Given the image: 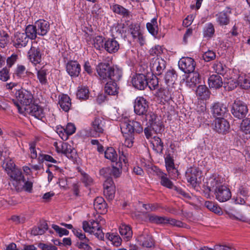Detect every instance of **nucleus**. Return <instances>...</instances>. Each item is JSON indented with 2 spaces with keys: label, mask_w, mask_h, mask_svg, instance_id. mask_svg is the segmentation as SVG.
<instances>
[{
  "label": "nucleus",
  "mask_w": 250,
  "mask_h": 250,
  "mask_svg": "<svg viewBox=\"0 0 250 250\" xmlns=\"http://www.w3.org/2000/svg\"><path fill=\"white\" fill-rule=\"evenodd\" d=\"M56 149L58 152L64 154L68 158H73L75 153V150L67 143H62L61 147L57 146Z\"/></svg>",
  "instance_id": "4be33fe9"
},
{
  "label": "nucleus",
  "mask_w": 250,
  "mask_h": 250,
  "mask_svg": "<svg viewBox=\"0 0 250 250\" xmlns=\"http://www.w3.org/2000/svg\"><path fill=\"white\" fill-rule=\"evenodd\" d=\"M207 187L210 191L214 192L216 199L220 202H226L231 197L230 189L223 184V179L218 176L213 175L208 179Z\"/></svg>",
  "instance_id": "f257e3e1"
},
{
  "label": "nucleus",
  "mask_w": 250,
  "mask_h": 250,
  "mask_svg": "<svg viewBox=\"0 0 250 250\" xmlns=\"http://www.w3.org/2000/svg\"><path fill=\"white\" fill-rule=\"evenodd\" d=\"M41 41L39 38L37 41L33 42L27 53L28 59L34 65L39 64L42 62L43 47L38 44V42Z\"/></svg>",
  "instance_id": "20e7f679"
},
{
  "label": "nucleus",
  "mask_w": 250,
  "mask_h": 250,
  "mask_svg": "<svg viewBox=\"0 0 250 250\" xmlns=\"http://www.w3.org/2000/svg\"><path fill=\"white\" fill-rule=\"evenodd\" d=\"M154 143H153V145L154 147H155V150L157 153H162L164 145L163 143L162 142L161 139L157 136L153 137Z\"/></svg>",
  "instance_id": "4d7b16f0"
},
{
  "label": "nucleus",
  "mask_w": 250,
  "mask_h": 250,
  "mask_svg": "<svg viewBox=\"0 0 250 250\" xmlns=\"http://www.w3.org/2000/svg\"><path fill=\"white\" fill-rule=\"evenodd\" d=\"M24 110H26L31 116L36 118L42 120L45 117V113L43 109L38 105L32 104L27 107H24Z\"/></svg>",
  "instance_id": "a211bd4d"
},
{
  "label": "nucleus",
  "mask_w": 250,
  "mask_h": 250,
  "mask_svg": "<svg viewBox=\"0 0 250 250\" xmlns=\"http://www.w3.org/2000/svg\"><path fill=\"white\" fill-rule=\"evenodd\" d=\"M67 73L71 77H77L81 71V65L77 61H70L66 66Z\"/></svg>",
  "instance_id": "6ab92c4d"
},
{
  "label": "nucleus",
  "mask_w": 250,
  "mask_h": 250,
  "mask_svg": "<svg viewBox=\"0 0 250 250\" xmlns=\"http://www.w3.org/2000/svg\"><path fill=\"white\" fill-rule=\"evenodd\" d=\"M224 87L227 90L230 91L234 89L239 85L238 80L236 81L234 79L230 78L228 80L227 82H225L224 83Z\"/></svg>",
  "instance_id": "bf43d9fd"
},
{
  "label": "nucleus",
  "mask_w": 250,
  "mask_h": 250,
  "mask_svg": "<svg viewBox=\"0 0 250 250\" xmlns=\"http://www.w3.org/2000/svg\"><path fill=\"white\" fill-rule=\"evenodd\" d=\"M120 234L126 239L129 240L132 236V231L130 226L125 224H122L119 227Z\"/></svg>",
  "instance_id": "f704fd0d"
},
{
  "label": "nucleus",
  "mask_w": 250,
  "mask_h": 250,
  "mask_svg": "<svg viewBox=\"0 0 250 250\" xmlns=\"http://www.w3.org/2000/svg\"><path fill=\"white\" fill-rule=\"evenodd\" d=\"M35 23L39 35L44 36L47 34L50 30V24L47 21L44 20H39Z\"/></svg>",
  "instance_id": "aec40b11"
},
{
  "label": "nucleus",
  "mask_w": 250,
  "mask_h": 250,
  "mask_svg": "<svg viewBox=\"0 0 250 250\" xmlns=\"http://www.w3.org/2000/svg\"><path fill=\"white\" fill-rule=\"evenodd\" d=\"M145 119L146 121H148L149 125L159 120L157 118V116L152 112H147L146 114H145Z\"/></svg>",
  "instance_id": "338daca9"
},
{
  "label": "nucleus",
  "mask_w": 250,
  "mask_h": 250,
  "mask_svg": "<svg viewBox=\"0 0 250 250\" xmlns=\"http://www.w3.org/2000/svg\"><path fill=\"white\" fill-rule=\"evenodd\" d=\"M216 56V53L214 51L208 49L203 53L202 58L205 62H209L215 60Z\"/></svg>",
  "instance_id": "13d9d810"
},
{
  "label": "nucleus",
  "mask_w": 250,
  "mask_h": 250,
  "mask_svg": "<svg viewBox=\"0 0 250 250\" xmlns=\"http://www.w3.org/2000/svg\"><path fill=\"white\" fill-rule=\"evenodd\" d=\"M104 38L102 36H97L93 38L92 43L96 49L100 50L104 47Z\"/></svg>",
  "instance_id": "603ef678"
},
{
  "label": "nucleus",
  "mask_w": 250,
  "mask_h": 250,
  "mask_svg": "<svg viewBox=\"0 0 250 250\" xmlns=\"http://www.w3.org/2000/svg\"><path fill=\"white\" fill-rule=\"evenodd\" d=\"M152 70L157 75H160L166 68V62L161 58L155 59L152 63H150Z\"/></svg>",
  "instance_id": "412c9836"
},
{
  "label": "nucleus",
  "mask_w": 250,
  "mask_h": 250,
  "mask_svg": "<svg viewBox=\"0 0 250 250\" xmlns=\"http://www.w3.org/2000/svg\"><path fill=\"white\" fill-rule=\"evenodd\" d=\"M133 121L125 118L120 123V128L123 135H133Z\"/></svg>",
  "instance_id": "5701e85b"
},
{
  "label": "nucleus",
  "mask_w": 250,
  "mask_h": 250,
  "mask_svg": "<svg viewBox=\"0 0 250 250\" xmlns=\"http://www.w3.org/2000/svg\"><path fill=\"white\" fill-rule=\"evenodd\" d=\"M112 10L114 13L122 16L123 17L128 18L130 15V12L127 9L117 4L112 6Z\"/></svg>",
  "instance_id": "4c0bfd02"
},
{
  "label": "nucleus",
  "mask_w": 250,
  "mask_h": 250,
  "mask_svg": "<svg viewBox=\"0 0 250 250\" xmlns=\"http://www.w3.org/2000/svg\"><path fill=\"white\" fill-rule=\"evenodd\" d=\"M9 154V152L8 149H6L4 151H2L1 158H3L2 166L6 173L17 167L13 160L8 157Z\"/></svg>",
  "instance_id": "dca6fc26"
},
{
  "label": "nucleus",
  "mask_w": 250,
  "mask_h": 250,
  "mask_svg": "<svg viewBox=\"0 0 250 250\" xmlns=\"http://www.w3.org/2000/svg\"><path fill=\"white\" fill-rule=\"evenodd\" d=\"M149 125L153 129V131L155 133H160L163 127V125L160 120H158L157 121L151 123V124Z\"/></svg>",
  "instance_id": "e2e57ef3"
},
{
  "label": "nucleus",
  "mask_w": 250,
  "mask_h": 250,
  "mask_svg": "<svg viewBox=\"0 0 250 250\" xmlns=\"http://www.w3.org/2000/svg\"><path fill=\"white\" fill-rule=\"evenodd\" d=\"M149 220L151 223L156 224H166V222L167 220L166 217L155 215H150L149 217Z\"/></svg>",
  "instance_id": "5fc2aeb1"
},
{
  "label": "nucleus",
  "mask_w": 250,
  "mask_h": 250,
  "mask_svg": "<svg viewBox=\"0 0 250 250\" xmlns=\"http://www.w3.org/2000/svg\"><path fill=\"white\" fill-rule=\"evenodd\" d=\"M119 43L115 39H108L104 43V48L109 53L116 52L119 49Z\"/></svg>",
  "instance_id": "b1692460"
},
{
  "label": "nucleus",
  "mask_w": 250,
  "mask_h": 250,
  "mask_svg": "<svg viewBox=\"0 0 250 250\" xmlns=\"http://www.w3.org/2000/svg\"><path fill=\"white\" fill-rule=\"evenodd\" d=\"M172 90L170 87H167L166 88H159L157 93L156 96L160 98L161 101L168 102L171 99Z\"/></svg>",
  "instance_id": "a878e982"
},
{
  "label": "nucleus",
  "mask_w": 250,
  "mask_h": 250,
  "mask_svg": "<svg viewBox=\"0 0 250 250\" xmlns=\"http://www.w3.org/2000/svg\"><path fill=\"white\" fill-rule=\"evenodd\" d=\"M48 229V225L46 221L41 222L38 227H34L32 230L31 234L34 235L43 234Z\"/></svg>",
  "instance_id": "e433bc0d"
},
{
  "label": "nucleus",
  "mask_w": 250,
  "mask_h": 250,
  "mask_svg": "<svg viewBox=\"0 0 250 250\" xmlns=\"http://www.w3.org/2000/svg\"><path fill=\"white\" fill-rule=\"evenodd\" d=\"M134 112L139 115H144L148 112V102L143 97H138L135 100Z\"/></svg>",
  "instance_id": "6e6552de"
},
{
  "label": "nucleus",
  "mask_w": 250,
  "mask_h": 250,
  "mask_svg": "<svg viewBox=\"0 0 250 250\" xmlns=\"http://www.w3.org/2000/svg\"><path fill=\"white\" fill-rule=\"evenodd\" d=\"M77 97L79 99L85 100L89 97V90L87 87L80 86L78 88Z\"/></svg>",
  "instance_id": "a18cd8bd"
},
{
  "label": "nucleus",
  "mask_w": 250,
  "mask_h": 250,
  "mask_svg": "<svg viewBox=\"0 0 250 250\" xmlns=\"http://www.w3.org/2000/svg\"><path fill=\"white\" fill-rule=\"evenodd\" d=\"M59 104L65 112H68L71 106V100L66 94H62L59 96Z\"/></svg>",
  "instance_id": "393cba45"
},
{
  "label": "nucleus",
  "mask_w": 250,
  "mask_h": 250,
  "mask_svg": "<svg viewBox=\"0 0 250 250\" xmlns=\"http://www.w3.org/2000/svg\"><path fill=\"white\" fill-rule=\"evenodd\" d=\"M215 32L214 26L212 23H208L203 30L204 37L206 38H211L213 37Z\"/></svg>",
  "instance_id": "49530a36"
},
{
  "label": "nucleus",
  "mask_w": 250,
  "mask_h": 250,
  "mask_svg": "<svg viewBox=\"0 0 250 250\" xmlns=\"http://www.w3.org/2000/svg\"><path fill=\"white\" fill-rule=\"evenodd\" d=\"M29 41L27 35L24 33L17 32L14 34L12 40L14 46L21 48L27 45Z\"/></svg>",
  "instance_id": "9b49d317"
},
{
  "label": "nucleus",
  "mask_w": 250,
  "mask_h": 250,
  "mask_svg": "<svg viewBox=\"0 0 250 250\" xmlns=\"http://www.w3.org/2000/svg\"><path fill=\"white\" fill-rule=\"evenodd\" d=\"M212 68L218 74L223 75L226 73V67L220 62H216L213 63Z\"/></svg>",
  "instance_id": "6e6d98bb"
},
{
  "label": "nucleus",
  "mask_w": 250,
  "mask_h": 250,
  "mask_svg": "<svg viewBox=\"0 0 250 250\" xmlns=\"http://www.w3.org/2000/svg\"><path fill=\"white\" fill-rule=\"evenodd\" d=\"M9 35L4 30L0 31V47L4 48L8 42Z\"/></svg>",
  "instance_id": "052dcab7"
},
{
  "label": "nucleus",
  "mask_w": 250,
  "mask_h": 250,
  "mask_svg": "<svg viewBox=\"0 0 250 250\" xmlns=\"http://www.w3.org/2000/svg\"><path fill=\"white\" fill-rule=\"evenodd\" d=\"M91 15L97 19H101L104 15V11L100 4L96 3L93 5L91 9Z\"/></svg>",
  "instance_id": "58836bf2"
},
{
  "label": "nucleus",
  "mask_w": 250,
  "mask_h": 250,
  "mask_svg": "<svg viewBox=\"0 0 250 250\" xmlns=\"http://www.w3.org/2000/svg\"><path fill=\"white\" fill-rule=\"evenodd\" d=\"M210 109L211 113L215 117H223L228 111L226 104L219 102L213 103Z\"/></svg>",
  "instance_id": "4468645a"
},
{
  "label": "nucleus",
  "mask_w": 250,
  "mask_h": 250,
  "mask_svg": "<svg viewBox=\"0 0 250 250\" xmlns=\"http://www.w3.org/2000/svg\"><path fill=\"white\" fill-rule=\"evenodd\" d=\"M47 70L44 67L41 68L37 71V78L40 83L42 85H46L47 84Z\"/></svg>",
  "instance_id": "a19ab883"
},
{
  "label": "nucleus",
  "mask_w": 250,
  "mask_h": 250,
  "mask_svg": "<svg viewBox=\"0 0 250 250\" xmlns=\"http://www.w3.org/2000/svg\"><path fill=\"white\" fill-rule=\"evenodd\" d=\"M7 175L10 177L11 180H17L19 178H22L24 176L22 173L21 170L17 167L13 169L7 173Z\"/></svg>",
  "instance_id": "09e8293b"
},
{
  "label": "nucleus",
  "mask_w": 250,
  "mask_h": 250,
  "mask_svg": "<svg viewBox=\"0 0 250 250\" xmlns=\"http://www.w3.org/2000/svg\"><path fill=\"white\" fill-rule=\"evenodd\" d=\"M38 150L39 151V159L40 160H42V161H47L51 162L54 164L57 163V161L54 159L51 156L45 154H42L41 153V151L40 149H38Z\"/></svg>",
  "instance_id": "69168bd1"
},
{
  "label": "nucleus",
  "mask_w": 250,
  "mask_h": 250,
  "mask_svg": "<svg viewBox=\"0 0 250 250\" xmlns=\"http://www.w3.org/2000/svg\"><path fill=\"white\" fill-rule=\"evenodd\" d=\"M192 74L189 76L188 78H190V81L191 83L189 84L190 86H195L196 84L200 82V76L198 72H192Z\"/></svg>",
  "instance_id": "0e129e2a"
},
{
  "label": "nucleus",
  "mask_w": 250,
  "mask_h": 250,
  "mask_svg": "<svg viewBox=\"0 0 250 250\" xmlns=\"http://www.w3.org/2000/svg\"><path fill=\"white\" fill-rule=\"evenodd\" d=\"M106 238L112 242V244L118 247L121 245L122 239L120 237L114 233H107L106 234Z\"/></svg>",
  "instance_id": "8fccbe9b"
},
{
  "label": "nucleus",
  "mask_w": 250,
  "mask_h": 250,
  "mask_svg": "<svg viewBox=\"0 0 250 250\" xmlns=\"http://www.w3.org/2000/svg\"><path fill=\"white\" fill-rule=\"evenodd\" d=\"M140 241L142 245L146 248H151L154 245V242L151 235L147 233H144L139 237Z\"/></svg>",
  "instance_id": "ea45409f"
},
{
  "label": "nucleus",
  "mask_w": 250,
  "mask_h": 250,
  "mask_svg": "<svg viewBox=\"0 0 250 250\" xmlns=\"http://www.w3.org/2000/svg\"><path fill=\"white\" fill-rule=\"evenodd\" d=\"M165 164L167 170L169 173L172 171L178 173V170L175 168L174 160L169 154L165 158ZM177 175H178V174Z\"/></svg>",
  "instance_id": "79ce46f5"
},
{
  "label": "nucleus",
  "mask_w": 250,
  "mask_h": 250,
  "mask_svg": "<svg viewBox=\"0 0 250 250\" xmlns=\"http://www.w3.org/2000/svg\"><path fill=\"white\" fill-rule=\"evenodd\" d=\"M149 53L152 56H159L163 53V48L160 45H155L150 50Z\"/></svg>",
  "instance_id": "774afa93"
},
{
  "label": "nucleus",
  "mask_w": 250,
  "mask_h": 250,
  "mask_svg": "<svg viewBox=\"0 0 250 250\" xmlns=\"http://www.w3.org/2000/svg\"><path fill=\"white\" fill-rule=\"evenodd\" d=\"M24 34L27 35L28 39L35 40L37 35H38L36 26H35V23L34 25L29 24L26 26Z\"/></svg>",
  "instance_id": "c9c22d12"
},
{
  "label": "nucleus",
  "mask_w": 250,
  "mask_h": 250,
  "mask_svg": "<svg viewBox=\"0 0 250 250\" xmlns=\"http://www.w3.org/2000/svg\"><path fill=\"white\" fill-rule=\"evenodd\" d=\"M177 78L176 71L173 69L167 71L165 75V83L168 86L173 85Z\"/></svg>",
  "instance_id": "72a5a7b5"
},
{
  "label": "nucleus",
  "mask_w": 250,
  "mask_h": 250,
  "mask_svg": "<svg viewBox=\"0 0 250 250\" xmlns=\"http://www.w3.org/2000/svg\"><path fill=\"white\" fill-rule=\"evenodd\" d=\"M15 96L17 101L15 99H12V102L17 107L18 111L21 113L24 112V107L23 106H29L33 102V96L32 93L25 89H20L16 90Z\"/></svg>",
  "instance_id": "7ed1b4c3"
},
{
  "label": "nucleus",
  "mask_w": 250,
  "mask_h": 250,
  "mask_svg": "<svg viewBox=\"0 0 250 250\" xmlns=\"http://www.w3.org/2000/svg\"><path fill=\"white\" fill-rule=\"evenodd\" d=\"M178 65L185 73H191L194 71L196 63L191 58L183 57L179 61Z\"/></svg>",
  "instance_id": "1a4fd4ad"
},
{
  "label": "nucleus",
  "mask_w": 250,
  "mask_h": 250,
  "mask_svg": "<svg viewBox=\"0 0 250 250\" xmlns=\"http://www.w3.org/2000/svg\"><path fill=\"white\" fill-rule=\"evenodd\" d=\"M127 32L129 33L134 38L138 36L139 34L141 33L140 26L137 24L131 23L128 26Z\"/></svg>",
  "instance_id": "864d4df0"
},
{
  "label": "nucleus",
  "mask_w": 250,
  "mask_h": 250,
  "mask_svg": "<svg viewBox=\"0 0 250 250\" xmlns=\"http://www.w3.org/2000/svg\"><path fill=\"white\" fill-rule=\"evenodd\" d=\"M200 174V171L196 167H191L188 168L186 172V177L188 183L195 188L197 186V177Z\"/></svg>",
  "instance_id": "ddd939ff"
},
{
  "label": "nucleus",
  "mask_w": 250,
  "mask_h": 250,
  "mask_svg": "<svg viewBox=\"0 0 250 250\" xmlns=\"http://www.w3.org/2000/svg\"><path fill=\"white\" fill-rule=\"evenodd\" d=\"M83 228L84 231L91 234L93 233L99 239L102 240L104 237L101 226L97 221L92 220L90 221V223L83 221Z\"/></svg>",
  "instance_id": "39448f33"
},
{
  "label": "nucleus",
  "mask_w": 250,
  "mask_h": 250,
  "mask_svg": "<svg viewBox=\"0 0 250 250\" xmlns=\"http://www.w3.org/2000/svg\"><path fill=\"white\" fill-rule=\"evenodd\" d=\"M196 93L201 99L207 100L210 96V92L208 87L204 85H199L196 89Z\"/></svg>",
  "instance_id": "473e14b6"
},
{
  "label": "nucleus",
  "mask_w": 250,
  "mask_h": 250,
  "mask_svg": "<svg viewBox=\"0 0 250 250\" xmlns=\"http://www.w3.org/2000/svg\"><path fill=\"white\" fill-rule=\"evenodd\" d=\"M105 121L102 117H95L91 123L90 134L91 137H99L104 133Z\"/></svg>",
  "instance_id": "423d86ee"
},
{
  "label": "nucleus",
  "mask_w": 250,
  "mask_h": 250,
  "mask_svg": "<svg viewBox=\"0 0 250 250\" xmlns=\"http://www.w3.org/2000/svg\"><path fill=\"white\" fill-rule=\"evenodd\" d=\"M208 82L210 87L215 89L221 87L223 85L222 78L217 75L210 76L208 79Z\"/></svg>",
  "instance_id": "7c9ffc66"
},
{
  "label": "nucleus",
  "mask_w": 250,
  "mask_h": 250,
  "mask_svg": "<svg viewBox=\"0 0 250 250\" xmlns=\"http://www.w3.org/2000/svg\"><path fill=\"white\" fill-rule=\"evenodd\" d=\"M111 169V174L114 178H118L120 177L122 172V163L121 162H116L113 164Z\"/></svg>",
  "instance_id": "c03bdc74"
},
{
  "label": "nucleus",
  "mask_w": 250,
  "mask_h": 250,
  "mask_svg": "<svg viewBox=\"0 0 250 250\" xmlns=\"http://www.w3.org/2000/svg\"><path fill=\"white\" fill-rule=\"evenodd\" d=\"M240 127L245 133L250 134V118L244 119L241 123Z\"/></svg>",
  "instance_id": "680f3d73"
},
{
  "label": "nucleus",
  "mask_w": 250,
  "mask_h": 250,
  "mask_svg": "<svg viewBox=\"0 0 250 250\" xmlns=\"http://www.w3.org/2000/svg\"><path fill=\"white\" fill-rule=\"evenodd\" d=\"M231 112L235 118L241 119L246 116L248 113V109L244 102L239 100L235 101L232 105Z\"/></svg>",
  "instance_id": "0eeeda50"
},
{
  "label": "nucleus",
  "mask_w": 250,
  "mask_h": 250,
  "mask_svg": "<svg viewBox=\"0 0 250 250\" xmlns=\"http://www.w3.org/2000/svg\"><path fill=\"white\" fill-rule=\"evenodd\" d=\"M231 10L229 7H227L225 10L219 12L216 15V21L221 26L227 25L230 21V15Z\"/></svg>",
  "instance_id": "2eb2a0df"
},
{
  "label": "nucleus",
  "mask_w": 250,
  "mask_h": 250,
  "mask_svg": "<svg viewBox=\"0 0 250 250\" xmlns=\"http://www.w3.org/2000/svg\"><path fill=\"white\" fill-rule=\"evenodd\" d=\"M205 206L209 210L214 212L215 213L220 214L222 212L221 208H220L216 204L211 201L205 202Z\"/></svg>",
  "instance_id": "de8ad7c7"
},
{
  "label": "nucleus",
  "mask_w": 250,
  "mask_h": 250,
  "mask_svg": "<svg viewBox=\"0 0 250 250\" xmlns=\"http://www.w3.org/2000/svg\"><path fill=\"white\" fill-rule=\"evenodd\" d=\"M229 128V123L223 118H217L214 123V130L219 133L225 134Z\"/></svg>",
  "instance_id": "f3484780"
},
{
  "label": "nucleus",
  "mask_w": 250,
  "mask_h": 250,
  "mask_svg": "<svg viewBox=\"0 0 250 250\" xmlns=\"http://www.w3.org/2000/svg\"><path fill=\"white\" fill-rule=\"evenodd\" d=\"M105 158L115 162L118 159V155L115 150L112 147H108L104 151Z\"/></svg>",
  "instance_id": "37998d69"
},
{
  "label": "nucleus",
  "mask_w": 250,
  "mask_h": 250,
  "mask_svg": "<svg viewBox=\"0 0 250 250\" xmlns=\"http://www.w3.org/2000/svg\"><path fill=\"white\" fill-rule=\"evenodd\" d=\"M132 85L138 90H144L148 85L146 76L143 74L138 73L134 75L131 79Z\"/></svg>",
  "instance_id": "9d476101"
},
{
  "label": "nucleus",
  "mask_w": 250,
  "mask_h": 250,
  "mask_svg": "<svg viewBox=\"0 0 250 250\" xmlns=\"http://www.w3.org/2000/svg\"><path fill=\"white\" fill-rule=\"evenodd\" d=\"M104 194L108 200H112L115 196V186L112 178L106 179L104 184Z\"/></svg>",
  "instance_id": "f8f14e48"
},
{
  "label": "nucleus",
  "mask_w": 250,
  "mask_h": 250,
  "mask_svg": "<svg viewBox=\"0 0 250 250\" xmlns=\"http://www.w3.org/2000/svg\"><path fill=\"white\" fill-rule=\"evenodd\" d=\"M12 184L14 189L18 192L23 190V183L24 182V177L19 178L17 180H11Z\"/></svg>",
  "instance_id": "3c124183"
},
{
  "label": "nucleus",
  "mask_w": 250,
  "mask_h": 250,
  "mask_svg": "<svg viewBox=\"0 0 250 250\" xmlns=\"http://www.w3.org/2000/svg\"><path fill=\"white\" fill-rule=\"evenodd\" d=\"M239 85L243 89H248L250 88V75L241 74L238 77Z\"/></svg>",
  "instance_id": "2f4dec72"
},
{
  "label": "nucleus",
  "mask_w": 250,
  "mask_h": 250,
  "mask_svg": "<svg viewBox=\"0 0 250 250\" xmlns=\"http://www.w3.org/2000/svg\"><path fill=\"white\" fill-rule=\"evenodd\" d=\"M118 81H107L104 86V91L106 93L109 95H116L119 92V87L116 82Z\"/></svg>",
  "instance_id": "bb28decb"
},
{
  "label": "nucleus",
  "mask_w": 250,
  "mask_h": 250,
  "mask_svg": "<svg viewBox=\"0 0 250 250\" xmlns=\"http://www.w3.org/2000/svg\"><path fill=\"white\" fill-rule=\"evenodd\" d=\"M157 175L161 179L160 183L162 186L170 189L174 188L175 186L173 183L167 177V174L161 171L160 169H158Z\"/></svg>",
  "instance_id": "c85d7f7f"
},
{
  "label": "nucleus",
  "mask_w": 250,
  "mask_h": 250,
  "mask_svg": "<svg viewBox=\"0 0 250 250\" xmlns=\"http://www.w3.org/2000/svg\"><path fill=\"white\" fill-rule=\"evenodd\" d=\"M93 206L95 209L101 213L106 211L107 204L102 197H97L94 201Z\"/></svg>",
  "instance_id": "cd10ccee"
},
{
  "label": "nucleus",
  "mask_w": 250,
  "mask_h": 250,
  "mask_svg": "<svg viewBox=\"0 0 250 250\" xmlns=\"http://www.w3.org/2000/svg\"><path fill=\"white\" fill-rule=\"evenodd\" d=\"M146 28L149 33L153 36L156 37L158 34L159 27L156 18H153L150 22L146 23Z\"/></svg>",
  "instance_id": "c756f323"
},
{
  "label": "nucleus",
  "mask_w": 250,
  "mask_h": 250,
  "mask_svg": "<svg viewBox=\"0 0 250 250\" xmlns=\"http://www.w3.org/2000/svg\"><path fill=\"white\" fill-rule=\"evenodd\" d=\"M96 71L100 79L104 82L109 80L119 81L122 76L121 69L112 66L108 63H99L96 67Z\"/></svg>",
  "instance_id": "f03ea898"
}]
</instances>
